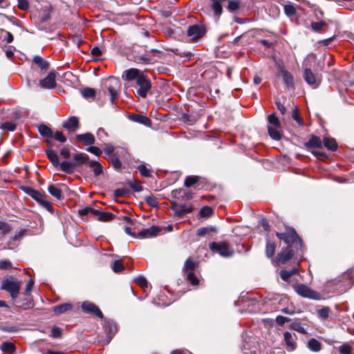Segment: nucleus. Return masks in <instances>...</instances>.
I'll return each instance as SVG.
<instances>
[{"label": "nucleus", "mask_w": 354, "mask_h": 354, "mask_svg": "<svg viewBox=\"0 0 354 354\" xmlns=\"http://www.w3.org/2000/svg\"><path fill=\"white\" fill-rule=\"evenodd\" d=\"M276 235L287 245V248L279 252L276 258L278 263L284 264L292 258L294 250H301L302 241L295 229L291 227L286 228L284 232H277Z\"/></svg>", "instance_id": "f257e3e1"}, {"label": "nucleus", "mask_w": 354, "mask_h": 354, "mask_svg": "<svg viewBox=\"0 0 354 354\" xmlns=\"http://www.w3.org/2000/svg\"><path fill=\"white\" fill-rule=\"evenodd\" d=\"M122 79L125 81L136 80L137 89L136 95L145 98L151 88L149 79L144 75L143 72L138 68H130L123 72Z\"/></svg>", "instance_id": "f03ea898"}, {"label": "nucleus", "mask_w": 354, "mask_h": 354, "mask_svg": "<svg viewBox=\"0 0 354 354\" xmlns=\"http://www.w3.org/2000/svg\"><path fill=\"white\" fill-rule=\"evenodd\" d=\"M73 161H62L61 171L68 174L74 173L75 168L88 162V156L82 153H77L73 156Z\"/></svg>", "instance_id": "7ed1b4c3"}, {"label": "nucleus", "mask_w": 354, "mask_h": 354, "mask_svg": "<svg viewBox=\"0 0 354 354\" xmlns=\"http://www.w3.org/2000/svg\"><path fill=\"white\" fill-rule=\"evenodd\" d=\"M270 125L268 127L269 136L274 140H279L281 138V124L275 113L270 114L268 118Z\"/></svg>", "instance_id": "20e7f679"}, {"label": "nucleus", "mask_w": 354, "mask_h": 354, "mask_svg": "<svg viewBox=\"0 0 354 354\" xmlns=\"http://www.w3.org/2000/svg\"><path fill=\"white\" fill-rule=\"evenodd\" d=\"M21 283L12 279H6L1 282V288L8 292L12 299L18 297Z\"/></svg>", "instance_id": "39448f33"}, {"label": "nucleus", "mask_w": 354, "mask_h": 354, "mask_svg": "<svg viewBox=\"0 0 354 354\" xmlns=\"http://www.w3.org/2000/svg\"><path fill=\"white\" fill-rule=\"evenodd\" d=\"M120 82L115 77H109L104 82V86L107 88L110 94V100L113 104L118 97V89Z\"/></svg>", "instance_id": "423d86ee"}, {"label": "nucleus", "mask_w": 354, "mask_h": 354, "mask_svg": "<svg viewBox=\"0 0 354 354\" xmlns=\"http://www.w3.org/2000/svg\"><path fill=\"white\" fill-rule=\"evenodd\" d=\"M209 248L223 257H229L233 254V251L229 248L226 242H212L209 244Z\"/></svg>", "instance_id": "0eeeda50"}, {"label": "nucleus", "mask_w": 354, "mask_h": 354, "mask_svg": "<svg viewBox=\"0 0 354 354\" xmlns=\"http://www.w3.org/2000/svg\"><path fill=\"white\" fill-rule=\"evenodd\" d=\"M295 291L300 296L309 299H317L318 293L311 290L306 285L303 283L296 284L293 286Z\"/></svg>", "instance_id": "6e6552de"}, {"label": "nucleus", "mask_w": 354, "mask_h": 354, "mask_svg": "<svg viewBox=\"0 0 354 354\" xmlns=\"http://www.w3.org/2000/svg\"><path fill=\"white\" fill-rule=\"evenodd\" d=\"M205 32V28L200 25L190 26L187 30V34L189 37H192V41H196L202 37Z\"/></svg>", "instance_id": "1a4fd4ad"}, {"label": "nucleus", "mask_w": 354, "mask_h": 354, "mask_svg": "<svg viewBox=\"0 0 354 354\" xmlns=\"http://www.w3.org/2000/svg\"><path fill=\"white\" fill-rule=\"evenodd\" d=\"M303 77L306 82L312 88H317L320 84V79L316 77L310 68L304 70Z\"/></svg>", "instance_id": "9d476101"}, {"label": "nucleus", "mask_w": 354, "mask_h": 354, "mask_svg": "<svg viewBox=\"0 0 354 354\" xmlns=\"http://www.w3.org/2000/svg\"><path fill=\"white\" fill-rule=\"evenodd\" d=\"M55 85V74L53 72L49 73L44 79L41 80L39 82V86L42 88H53Z\"/></svg>", "instance_id": "9b49d317"}, {"label": "nucleus", "mask_w": 354, "mask_h": 354, "mask_svg": "<svg viewBox=\"0 0 354 354\" xmlns=\"http://www.w3.org/2000/svg\"><path fill=\"white\" fill-rule=\"evenodd\" d=\"M160 232V229L158 227L153 225L149 228L140 231L137 237L140 239L152 238L157 236Z\"/></svg>", "instance_id": "f8f14e48"}, {"label": "nucleus", "mask_w": 354, "mask_h": 354, "mask_svg": "<svg viewBox=\"0 0 354 354\" xmlns=\"http://www.w3.org/2000/svg\"><path fill=\"white\" fill-rule=\"evenodd\" d=\"M82 308L84 312L95 315L100 318L103 317V314L101 310L93 303L86 301L82 304Z\"/></svg>", "instance_id": "ddd939ff"}, {"label": "nucleus", "mask_w": 354, "mask_h": 354, "mask_svg": "<svg viewBox=\"0 0 354 354\" xmlns=\"http://www.w3.org/2000/svg\"><path fill=\"white\" fill-rule=\"evenodd\" d=\"M21 189L28 195H29L31 198H32L35 201H36L39 204L41 203V201H43L44 198L46 197L45 194H41L39 192L27 186L21 187Z\"/></svg>", "instance_id": "4468645a"}, {"label": "nucleus", "mask_w": 354, "mask_h": 354, "mask_svg": "<svg viewBox=\"0 0 354 354\" xmlns=\"http://www.w3.org/2000/svg\"><path fill=\"white\" fill-rule=\"evenodd\" d=\"M172 209L179 218H182L185 214L191 212L193 209L192 206L185 204L178 205L176 203L172 204Z\"/></svg>", "instance_id": "2eb2a0df"}, {"label": "nucleus", "mask_w": 354, "mask_h": 354, "mask_svg": "<svg viewBox=\"0 0 354 354\" xmlns=\"http://www.w3.org/2000/svg\"><path fill=\"white\" fill-rule=\"evenodd\" d=\"M284 340L288 351H294L297 347V336L295 333L286 332L283 334Z\"/></svg>", "instance_id": "dca6fc26"}, {"label": "nucleus", "mask_w": 354, "mask_h": 354, "mask_svg": "<svg viewBox=\"0 0 354 354\" xmlns=\"http://www.w3.org/2000/svg\"><path fill=\"white\" fill-rule=\"evenodd\" d=\"M75 138L86 146L92 145L95 143V140L94 136L91 133L76 135Z\"/></svg>", "instance_id": "f3484780"}, {"label": "nucleus", "mask_w": 354, "mask_h": 354, "mask_svg": "<svg viewBox=\"0 0 354 354\" xmlns=\"http://www.w3.org/2000/svg\"><path fill=\"white\" fill-rule=\"evenodd\" d=\"M63 127L71 131H77L79 129L78 118L75 116H71L64 122Z\"/></svg>", "instance_id": "a211bd4d"}, {"label": "nucleus", "mask_w": 354, "mask_h": 354, "mask_svg": "<svg viewBox=\"0 0 354 354\" xmlns=\"http://www.w3.org/2000/svg\"><path fill=\"white\" fill-rule=\"evenodd\" d=\"M104 328L109 339L112 338L117 331V326L113 320H105Z\"/></svg>", "instance_id": "6ab92c4d"}, {"label": "nucleus", "mask_w": 354, "mask_h": 354, "mask_svg": "<svg viewBox=\"0 0 354 354\" xmlns=\"http://www.w3.org/2000/svg\"><path fill=\"white\" fill-rule=\"evenodd\" d=\"M46 154L51 164L55 167H59V169L61 171L62 162H59L56 151L53 149H48L46 151Z\"/></svg>", "instance_id": "aec40b11"}, {"label": "nucleus", "mask_w": 354, "mask_h": 354, "mask_svg": "<svg viewBox=\"0 0 354 354\" xmlns=\"http://www.w3.org/2000/svg\"><path fill=\"white\" fill-rule=\"evenodd\" d=\"M212 4L211 8L214 11V15L218 19L220 17L223 12L222 3L226 0H211Z\"/></svg>", "instance_id": "412c9836"}, {"label": "nucleus", "mask_w": 354, "mask_h": 354, "mask_svg": "<svg viewBox=\"0 0 354 354\" xmlns=\"http://www.w3.org/2000/svg\"><path fill=\"white\" fill-rule=\"evenodd\" d=\"M129 118L134 122L142 124L147 127H149L151 124V120L143 115L133 114L129 116Z\"/></svg>", "instance_id": "4be33fe9"}, {"label": "nucleus", "mask_w": 354, "mask_h": 354, "mask_svg": "<svg viewBox=\"0 0 354 354\" xmlns=\"http://www.w3.org/2000/svg\"><path fill=\"white\" fill-rule=\"evenodd\" d=\"M32 62L37 65L42 71H46L49 67V63L39 55L34 56Z\"/></svg>", "instance_id": "5701e85b"}, {"label": "nucleus", "mask_w": 354, "mask_h": 354, "mask_svg": "<svg viewBox=\"0 0 354 354\" xmlns=\"http://www.w3.org/2000/svg\"><path fill=\"white\" fill-rule=\"evenodd\" d=\"M307 148H321L322 147V142L319 137L313 136L310 140L305 143Z\"/></svg>", "instance_id": "b1692460"}, {"label": "nucleus", "mask_w": 354, "mask_h": 354, "mask_svg": "<svg viewBox=\"0 0 354 354\" xmlns=\"http://www.w3.org/2000/svg\"><path fill=\"white\" fill-rule=\"evenodd\" d=\"M280 75L282 77L284 83L288 87H294V80L292 75L286 70H281Z\"/></svg>", "instance_id": "393cba45"}, {"label": "nucleus", "mask_w": 354, "mask_h": 354, "mask_svg": "<svg viewBox=\"0 0 354 354\" xmlns=\"http://www.w3.org/2000/svg\"><path fill=\"white\" fill-rule=\"evenodd\" d=\"M37 129L40 135L43 137L50 138L53 136L52 129L44 124L38 125Z\"/></svg>", "instance_id": "a878e982"}, {"label": "nucleus", "mask_w": 354, "mask_h": 354, "mask_svg": "<svg viewBox=\"0 0 354 354\" xmlns=\"http://www.w3.org/2000/svg\"><path fill=\"white\" fill-rule=\"evenodd\" d=\"M48 192L51 196L58 200H60L62 198V190L53 184L48 185Z\"/></svg>", "instance_id": "bb28decb"}, {"label": "nucleus", "mask_w": 354, "mask_h": 354, "mask_svg": "<svg viewBox=\"0 0 354 354\" xmlns=\"http://www.w3.org/2000/svg\"><path fill=\"white\" fill-rule=\"evenodd\" d=\"M323 144L329 150L335 151L337 149V142L333 138H324L323 140Z\"/></svg>", "instance_id": "cd10ccee"}, {"label": "nucleus", "mask_w": 354, "mask_h": 354, "mask_svg": "<svg viewBox=\"0 0 354 354\" xmlns=\"http://www.w3.org/2000/svg\"><path fill=\"white\" fill-rule=\"evenodd\" d=\"M88 166L93 169L94 175L97 176L102 174L103 169L102 165L95 160H91L88 162Z\"/></svg>", "instance_id": "c85d7f7f"}, {"label": "nucleus", "mask_w": 354, "mask_h": 354, "mask_svg": "<svg viewBox=\"0 0 354 354\" xmlns=\"http://www.w3.org/2000/svg\"><path fill=\"white\" fill-rule=\"evenodd\" d=\"M308 348L314 352H318L322 349V344L316 339L311 338L308 342Z\"/></svg>", "instance_id": "c756f323"}, {"label": "nucleus", "mask_w": 354, "mask_h": 354, "mask_svg": "<svg viewBox=\"0 0 354 354\" xmlns=\"http://www.w3.org/2000/svg\"><path fill=\"white\" fill-rule=\"evenodd\" d=\"M297 272L298 270L297 268H292L289 271L286 270H281L280 276L283 281H288L292 275L297 274Z\"/></svg>", "instance_id": "7c9ffc66"}, {"label": "nucleus", "mask_w": 354, "mask_h": 354, "mask_svg": "<svg viewBox=\"0 0 354 354\" xmlns=\"http://www.w3.org/2000/svg\"><path fill=\"white\" fill-rule=\"evenodd\" d=\"M72 308V305L68 303L59 304L57 306H55L53 308V311L56 314H62L64 313Z\"/></svg>", "instance_id": "2f4dec72"}, {"label": "nucleus", "mask_w": 354, "mask_h": 354, "mask_svg": "<svg viewBox=\"0 0 354 354\" xmlns=\"http://www.w3.org/2000/svg\"><path fill=\"white\" fill-rule=\"evenodd\" d=\"M276 249V245L274 243H271L270 241H267L266 247V254L268 258H272Z\"/></svg>", "instance_id": "473e14b6"}, {"label": "nucleus", "mask_w": 354, "mask_h": 354, "mask_svg": "<svg viewBox=\"0 0 354 354\" xmlns=\"http://www.w3.org/2000/svg\"><path fill=\"white\" fill-rule=\"evenodd\" d=\"M15 346L13 343L12 342H3L1 345V349L2 351L3 352H6V353H8L9 354H12L15 353Z\"/></svg>", "instance_id": "72a5a7b5"}, {"label": "nucleus", "mask_w": 354, "mask_h": 354, "mask_svg": "<svg viewBox=\"0 0 354 354\" xmlns=\"http://www.w3.org/2000/svg\"><path fill=\"white\" fill-rule=\"evenodd\" d=\"M80 93L85 99H94L95 96V89L88 87L82 89Z\"/></svg>", "instance_id": "f704fd0d"}, {"label": "nucleus", "mask_w": 354, "mask_h": 354, "mask_svg": "<svg viewBox=\"0 0 354 354\" xmlns=\"http://www.w3.org/2000/svg\"><path fill=\"white\" fill-rule=\"evenodd\" d=\"M96 216H97V219L100 221H109L113 219L114 217L113 214L111 213L104 212L101 211H99Z\"/></svg>", "instance_id": "c9c22d12"}, {"label": "nucleus", "mask_w": 354, "mask_h": 354, "mask_svg": "<svg viewBox=\"0 0 354 354\" xmlns=\"http://www.w3.org/2000/svg\"><path fill=\"white\" fill-rule=\"evenodd\" d=\"M109 161L114 169H120L122 167V162L115 153L109 158Z\"/></svg>", "instance_id": "e433bc0d"}, {"label": "nucleus", "mask_w": 354, "mask_h": 354, "mask_svg": "<svg viewBox=\"0 0 354 354\" xmlns=\"http://www.w3.org/2000/svg\"><path fill=\"white\" fill-rule=\"evenodd\" d=\"M212 213L213 209L209 206L203 207L199 212L200 216L203 218H208L212 214Z\"/></svg>", "instance_id": "4c0bfd02"}, {"label": "nucleus", "mask_w": 354, "mask_h": 354, "mask_svg": "<svg viewBox=\"0 0 354 354\" xmlns=\"http://www.w3.org/2000/svg\"><path fill=\"white\" fill-rule=\"evenodd\" d=\"M127 183L131 187V188L136 192H140L142 190V185L136 180H129Z\"/></svg>", "instance_id": "58836bf2"}, {"label": "nucleus", "mask_w": 354, "mask_h": 354, "mask_svg": "<svg viewBox=\"0 0 354 354\" xmlns=\"http://www.w3.org/2000/svg\"><path fill=\"white\" fill-rule=\"evenodd\" d=\"M290 328L301 334H306L307 331L304 327L298 322H295L291 324Z\"/></svg>", "instance_id": "ea45409f"}, {"label": "nucleus", "mask_w": 354, "mask_h": 354, "mask_svg": "<svg viewBox=\"0 0 354 354\" xmlns=\"http://www.w3.org/2000/svg\"><path fill=\"white\" fill-rule=\"evenodd\" d=\"M228 2L227 10L230 12L237 10L240 7V3L238 1L226 0Z\"/></svg>", "instance_id": "a19ab883"}, {"label": "nucleus", "mask_w": 354, "mask_h": 354, "mask_svg": "<svg viewBox=\"0 0 354 354\" xmlns=\"http://www.w3.org/2000/svg\"><path fill=\"white\" fill-rule=\"evenodd\" d=\"M146 203L153 207H156L158 206V202L157 198L153 196V195H149L145 197Z\"/></svg>", "instance_id": "79ce46f5"}, {"label": "nucleus", "mask_w": 354, "mask_h": 354, "mask_svg": "<svg viewBox=\"0 0 354 354\" xmlns=\"http://www.w3.org/2000/svg\"><path fill=\"white\" fill-rule=\"evenodd\" d=\"M112 270L115 272H120L124 270V266L122 260H115L112 265Z\"/></svg>", "instance_id": "37998d69"}, {"label": "nucleus", "mask_w": 354, "mask_h": 354, "mask_svg": "<svg viewBox=\"0 0 354 354\" xmlns=\"http://www.w3.org/2000/svg\"><path fill=\"white\" fill-rule=\"evenodd\" d=\"M50 138H53L62 143L66 141V138L62 131H56L55 133L53 132V136Z\"/></svg>", "instance_id": "c03bdc74"}, {"label": "nucleus", "mask_w": 354, "mask_h": 354, "mask_svg": "<svg viewBox=\"0 0 354 354\" xmlns=\"http://www.w3.org/2000/svg\"><path fill=\"white\" fill-rule=\"evenodd\" d=\"M137 169L139 170L140 174L144 177H149L151 176V171L146 167V166L143 164L140 165L137 167Z\"/></svg>", "instance_id": "a18cd8bd"}, {"label": "nucleus", "mask_w": 354, "mask_h": 354, "mask_svg": "<svg viewBox=\"0 0 354 354\" xmlns=\"http://www.w3.org/2000/svg\"><path fill=\"white\" fill-rule=\"evenodd\" d=\"M198 180V176H188L186 178L184 185L187 187H190L197 183Z\"/></svg>", "instance_id": "49530a36"}, {"label": "nucleus", "mask_w": 354, "mask_h": 354, "mask_svg": "<svg viewBox=\"0 0 354 354\" xmlns=\"http://www.w3.org/2000/svg\"><path fill=\"white\" fill-rule=\"evenodd\" d=\"M341 354H352V348L347 344H344L338 348Z\"/></svg>", "instance_id": "de8ad7c7"}, {"label": "nucleus", "mask_w": 354, "mask_h": 354, "mask_svg": "<svg viewBox=\"0 0 354 354\" xmlns=\"http://www.w3.org/2000/svg\"><path fill=\"white\" fill-rule=\"evenodd\" d=\"M317 313L319 317L325 319L329 316L330 308L328 307H324L319 309Z\"/></svg>", "instance_id": "09e8293b"}, {"label": "nucleus", "mask_w": 354, "mask_h": 354, "mask_svg": "<svg viewBox=\"0 0 354 354\" xmlns=\"http://www.w3.org/2000/svg\"><path fill=\"white\" fill-rule=\"evenodd\" d=\"M284 12L288 16H292L296 14V9L294 6L288 4L284 6Z\"/></svg>", "instance_id": "8fccbe9b"}, {"label": "nucleus", "mask_w": 354, "mask_h": 354, "mask_svg": "<svg viewBox=\"0 0 354 354\" xmlns=\"http://www.w3.org/2000/svg\"><path fill=\"white\" fill-rule=\"evenodd\" d=\"M86 151L98 157L102 153V150L99 147L91 145L86 149Z\"/></svg>", "instance_id": "3c124183"}, {"label": "nucleus", "mask_w": 354, "mask_h": 354, "mask_svg": "<svg viewBox=\"0 0 354 354\" xmlns=\"http://www.w3.org/2000/svg\"><path fill=\"white\" fill-rule=\"evenodd\" d=\"M187 280L190 281V283L194 286H196L198 283V279H197L194 273L192 272V271L187 272Z\"/></svg>", "instance_id": "603ef678"}, {"label": "nucleus", "mask_w": 354, "mask_h": 354, "mask_svg": "<svg viewBox=\"0 0 354 354\" xmlns=\"http://www.w3.org/2000/svg\"><path fill=\"white\" fill-rule=\"evenodd\" d=\"M1 128L2 129L8 130L10 131H13L16 129V124L12 122H6L1 124Z\"/></svg>", "instance_id": "864d4df0"}, {"label": "nucleus", "mask_w": 354, "mask_h": 354, "mask_svg": "<svg viewBox=\"0 0 354 354\" xmlns=\"http://www.w3.org/2000/svg\"><path fill=\"white\" fill-rule=\"evenodd\" d=\"M293 119L297 121V122L299 124V126H303L304 122L302 119L299 115L298 109L297 106L295 107L292 115Z\"/></svg>", "instance_id": "5fc2aeb1"}, {"label": "nucleus", "mask_w": 354, "mask_h": 354, "mask_svg": "<svg viewBox=\"0 0 354 354\" xmlns=\"http://www.w3.org/2000/svg\"><path fill=\"white\" fill-rule=\"evenodd\" d=\"M326 25V24L324 21H322L319 22H313L311 24V27L314 31H319L322 30Z\"/></svg>", "instance_id": "6e6d98bb"}, {"label": "nucleus", "mask_w": 354, "mask_h": 354, "mask_svg": "<svg viewBox=\"0 0 354 354\" xmlns=\"http://www.w3.org/2000/svg\"><path fill=\"white\" fill-rule=\"evenodd\" d=\"M214 231L215 229L214 228H209V227H201V228H198L196 231V234L199 236H205V234H207L208 232H209L210 231Z\"/></svg>", "instance_id": "4d7b16f0"}, {"label": "nucleus", "mask_w": 354, "mask_h": 354, "mask_svg": "<svg viewBox=\"0 0 354 354\" xmlns=\"http://www.w3.org/2000/svg\"><path fill=\"white\" fill-rule=\"evenodd\" d=\"M196 263L194 262L190 259H188L186 260L185 265H184V269L188 270H193L196 268Z\"/></svg>", "instance_id": "13d9d810"}, {"label": "nucleus", "mask_w": 354, "mask_h": 354, "mask_svg": "<svg viewBox=\"0 0 354 354\" xmlns=\"http://www.w3.org/2000/svg\"><path fill=\"white\" fill-rule=\"evenodd\" d=\"M17 6L22 10H27L29 8L28 0H17Z\"/></svg>", "instance_id": "bf43d9fd"}, {"label": "nucleus", "mask_w": 354, "mask_h": 354, "mask_svg": "<svg viewBox=\"0 0 354 354\" xmlns=\"http://www.w3.org/2000/svg\"><path fill=\"white\" fill-rule=\"evenodd\" d=\"M136 61L140 64H149L150 62V58L145 55H142L136 57Z\"/></svg>", "instance_id": "052dcab7"}, {"label": "nucleus", "mask_w": 354, "mask_h": 354, "mask_svg": "<svg viewBox=\"0 0 354 354\" xmlns=\"http://www.w3.org/2000/svg\"><path fill=\"white\" fill-rule=\"evenodd\" d=\"M2 35H3V39L7 42V43H11L12 41H13V35H12L11 32H8V31H6V30H3L2 32Z\"/></svg>", "instance_id": "680f3d73"}, {"label": "nucleus", "mask_w": 354, "mask_h": 354, "mask_svg": "<svg viewBox=\"0 0 354 354\" xmlns=\"http://www.w3.org/2000/svg\"><path fill=\"white\" fill-rule=\"evenodd\" d=\"M12 268V263L8 260H0V269L8 270Z\"/></svg>", "instance_id": "e2e57ef3"}, {"label": "nucleus", "mask_w": 354, "mask_h": 354, "mask_svg": "<svg viewBox=\"0 0 354 354\" xmlns=\"http://www.w3.org/2000/svg\"><path fill=\"white\" fill-rule=\"evenodd\" d=\"M40 205L46 209L48 212H53V206L51 205V204L48 201L45 200V198H44L43 201H41Z\"/></svg>", "instance_id": "0e129e2a"}, {"label": "nucleus", "mask_w": 354, "mask_h": 354, "mask_svg": "<svg viewBox=\"0 0 354 354\" xmlns=\"http://www.w3.org/2000/svg\"><path fill=\"white\" fill-rule=\"evenodd\" d=\"M289 321H290L289 318H288L286 317L281 316V315H279L276 317L277 323L281 326Z\"/></svg>", "instance_id": "69168bd1"}, {"label": "nucleus", "mask_w": 354, "mask_h": 354, "mask_svg": "<svg viewBox=\"0 0 354 354\" xmlns=\"http://www.w3.org/2000/svg\"><path fill=\"white\" fill-rule=\"evenodd\" d=\"M128 190L125 188L117 189L114 192V194L117 197L123 196L127 194Z\"/></svg>", "instance_id": "338daca9"}, {"label": "nucleus", "mask_w": 354, "mask_h": 354, "mask_svg": "<svg viewBox=\"0 0 354 354\" xmlns=\"http://www.w3.org/2000/svg\"><path fill=\"white\" fill-rule=\"evenodd\" d=\"M136 281L139 286H140L142 288L147 286V279L143 277H139L136 279Z\"/></svg>", "instance_id": "774afa93"}]
</instances>
